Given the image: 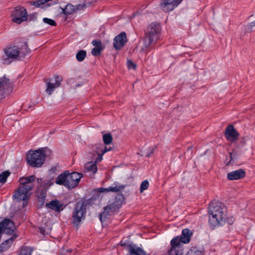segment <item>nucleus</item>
Here are the masks:
<instances>
[{
    "mask_svg": "<svg viewBox=\"0 0 255 255\" xmlns=\"http://www.w3.org/2000/svg\"><path fill=\"white\" fill-rule=\"evenodd\" d=\"M227 208L225 205L218 201H212L209 207V224L215 227L223 225L226 218Z\"/></svg>",
    "mask_w": 255,
    "mask_h": 255,
    "instance_id": "obj_1",
    "label": "nucleus"
},
{
    "mask_svg": "<svg viewBox=\"0 0 255 255\" xmlns=\"http://www.w3.org/2000/svg\"><path fill=\"white\" fill-rule=\"evenodd\" d=\"M36 177L30 175L27 177H22L19 178V185L12 195V198L18 202L25 201L29 196V192L32 189Z\"/></svg>",
    "mask_w": 255,
    "mask_h": 255,
    "instance_id": "obj_2",
    "label": "nucleus"
},
{
    "mask_svg": "<svg viewBox=\"0 0 255 255\" xmlns=\"http://www.w3.org/2000/svg\"><path fill=\"white\" fill-rule=\"evenodd\" d=\"M161 27L156 23L153 22L147 27L145 36L143 39V49L150 51L155 48V45L160 36Z\"/></svg>",
    "mask_w": 255,
    "mask_h": 255,
    "instance_id": "obj_3",
    "label": "nucleus"
},
{
    "mask_svg": "<svg viewBox=\"0 0 255 255\" xmlns=\"http://www.w3.org/2000/svg\"><path fill=\"white\" fill-rule=\"evenodd\" d=\"M192 235V233L189 229H183L180 237L177 236L171 240L170 242L171 248L168 251L167 255H182V252L179 251L181 244L189 243Z\"/></svg>",
    "mask_w": 255,
    "mask_h": 255,
    "instance_id": "obj_4",
    "label": "nucleus"
},
{
    "mask_svg": "<svg viewBox=\"0 0 255 255\" xmlns=\"http://www.w3.org/2000/svg\"><path fill=\"white\" fill-rule=\"evenodd\" d=\"M48 153H50V150L46 147L39 148L34 151L30 150L27 155V162L31 167H40L44 163Z\"/></svg>",
    "mask_w": 255,
    "mask_h": 255,
    "instance_id": "obj_5",
    "label": "nucleus"
},
{
    "mask_svg": "<svg viewBox=\"0 0 255 255\" xmlns=\"http://www.w3.org/2000/svg\"><path fill=\"white\" fill-rule=\"evenodd\" d=\"M123 198L122 195H118L116 197L114 201L109 202V204L104 208L103 212L99 215V218L101 222L105 221L108 216L114 214L117 210L121 207Z\"/></svg>",
    "mask_w": 255,
    "mask_h": 255,
    "instance_id": "obj_6",
    "label": "nucleus"
},
{
    "mask_svg": "<svg viewBox=\"0 0 255 255\" xmlns=\"http://www.w3.org/2000/svg\"><path fill=\"white\" fill-rule=\"evenodd\" d=\"M37 182L38 184L36 193L37 197L40 205H43L45 203L47 189L53 183L50 180L43 179L42 178H38Z\"/></svg>",
    "mask_w": 255,
    "mask_h": 255,
    "instance_id": "obj_7",
    "label": "nucleus"
},
{
    "mask_svg": "<svg viewBox=\"0 0 255 255\" xmlns=\"http://www.w3.org/2000/svg\"><path fill=\"white\" fill-rule=\"evenodd\" d=\"M86 205L82 202H78L74 209L72 219L73 224L78 225L85 218Z\"/></svg>",
    "mask_w": 255,
    "mask_h": 255,
    "instance_id": "obj_8",
    "label": "nucleus"
},
{
    "mask_svg": "<svg viewBox=\"0 0 255 255\" xmlns=\"http://www.w3.org/2000/svg\"><path fill=\"white\" fill-rule=\"evenodd\" d=\"M27 19L26 10L23 7H16L13 13L12 21L19 24Z\"/></svg>",
    "mask_w": 255,
    "mask_h": 255,
    "instance_id": "obj_9",
    "label": "nucleus"
},
{
    "mask_svg": "<svg viewBox=\"0 0 255 255\" xmlns=\"http://www.w3.org/2000/svg\"><path fill=\"white\" fill-rule=\"evenodd\" d=\"M82 177V174L77 172H74L71 173H69L67 177L66 187L68 188L75 187L78 184Z\"/></svg>",
    "mask_w": 255,
    "mask_h": 255,
    "instance_id": "obj_10",
    "label": "nucleus"
},
{
    "mask_svg": "<svg viewBox=\"0 0 255 255\" xmlns=\"http://www.w3.org/2000/svg\"><path fill=\"white\" fill-rule=\"evenodd\" d=\"M239 133L232 125H229L226 128L225 136L226 139L233 143L236 142L239 136Z\"/></svg>",
    "mask_w": 255,
    "mask_h": 255,
    "instance_id": "obj_11",
    "label": "nucleus"
},
{
    "mask_svg": "<svg viewBox=\"0 0 255 255\" xmlns=\"http://www.w3.org/2000/svg\"><path fill=\"white\" fill-rule=\"evenodd\" d=\"M182 0H162L160 6L165 12L172 10L182 1Z\"/></svg>",
    "mask_w": 255,
    "mask_h": 255,
    "instance_id": "obj_12",
    "label": "nucleus"
},
{
    "mask_svg": "<svg viewBox=\"0 0 255 255\" xmlns=\"http://www.w3.org/2000/svg\"><path fill=\"white\" fill-rule=\"evenodd\" d=\"M127 36L125 32H122L115 37L114 41V47L117 50L122 48L127 42Z\"/></svg>",
    "mask_w": 255,
    "mask_h": 255,
    "instance_id": "obj_13",
    "label": "nucleus"
},
{
    "mask_svg": "<svg viewBox=\"0 0 255 255\" xmlns=\"http://www.w3.org/2000/svg\"><path fill=\"white\" fill-rule=\"evenodd\" d=\"M55 83H51L49 81L46 83L47 88L46 91L48 93L49 95L51 94L52 92L56 88L60 86L62 78L61 76L55 75L54 76Z\"/></svg>",
    "mask_w": 255,
    "mask_h": 255,
    "instance_id": "obj_14",
    "label": "nucleus"
},
{
    "mask_svg": "<svg viewBox=\"0 0 255 255\" xmlns=\"http://www.w3.org/2000/svg\"><path fill=\"white\" fill-rule=\"evenodd\" d=\"M125 188L124 185H121L118 182H114L113 186H110L107 188H100L98 189V192L103 193L104 192H118L123 190Z\"/></svg>",
    "mask_w": 255,
    "mask_h": 255,
    "instance_id": "obj_15",
    "label": "nucleus"
},
{
    "mask_svg": "<svg viewBox=\"0 0 255 255\" xmlns=\"http://www.w3.org/2000/svg\"><path fill=\"white\" fill-rule=\"evenodd\" d=\"M127 249L129 255H149L142 249L135 244L128 245Z\"/></svg>",
    "mask_w": 255,
    "mask_h": 255,
    "instance_id": "obj_16",
    "label": "nucleus"
},
{
    "mask_svg": "<svg viewBox=\"0 0 255 255\" xmlns=\"http://www.w3.org/2000/svg\"><path fill=\"white\" fill-rule=\"evenodd\" d=\"M4 52L8 59H15L19 54L18 47L15 46L6 48L4 50Z\"/></svg>",
    "mask_w": 255,
    "mask_h": 255,
    "instance_id": "obj_17",
    "label": "nucleus"
},
{
    "mask_svg": "<svg viewBox=\"0 0 255 255\" xmlns=\"http://www.w3.org/2000/svg\"><path fill=\"white\" fill-rule=\"evenodd\" d=\"M245 171L242 169L233 171L228 173L227 178L229 180H239L245 176Z\"/></svg>",
    "mask_w": 255,
    "mask_h": 255,
    "instance_id": "obj_18",
    "label": "nucleus"
},
{
    "mask_svg": "<svg viewBox=\"0 0 255 255\" xmlns=\"http://www.w3.org/2000/svg\"><path fill=\"white\" fill-rule=\"evenodd\" d=\"M45 206L56 212H59L63 210V204L57 200L51 201L49 203H46Z\"/></svg>",
    "mask_w": 255,
    "mask_h": 255,
    "instance_id": "obj_19",
    "label": "nucleus"
},
{
    "mask_svg": "<svg viewBox=\"0 0 255 255\" xmlns=\"http://www.w3.org/2000/svg\"><path fill=\"white\" fill-rule=\"evenodd\" d=\"M16 237V236L15 235L12 236L10 238L2 242V244L0 245V250L1 252H4L7 250L13 244V242H14Z\"/></svg>",
    "mask_w": 255,
    "mask_h": 255,
    "instance_id": "obj_20",
    "label": "nucleus"
},
{
    "mask_svg": "<svg viewBox=\"0 0 255 255\" xmlns=\"http://www.w3.org/2000/svg\"><path fill=\"white\" fill-rule=\"evenodd\" d=\"M69 173L67 170L65 171L60 174L56 178L55 183L57 184L64 185L66 187V183H67V177Z\"/></svg>",
    "mask_w": 255,
    "mask_h": 255,
    "instance_id": "obj_21",
    "label": "nucleus"
},
{
    "mask_svg": "<svg viewBox=\"0 0 255 255\" xmlns=\"http://www.w3.org/2000/svg\"><path fill=\"white\" fill-rule=\"evenodd\" d=\"M85 170L88 172H91L95 174L97 171V167L96 162H89L85 164Z\"/></svg>",
    "mask_w": 255,
    "mask_h": 255,
    "instance_id": "obj_22",
    "label": "nucleus"
},
{
    "mask_svg": "<svg viewBox=\"0 0 255 255\" xmlns=\"http://www.w3.org/2000/svg\"><path fill=\"white\" fill-rule=\"evenodd\" d=\"M33 248L29 246H22L18 255H31Z\"/></svg>",
    "mask_w": 255,
    "mask_h": 255,
    "instance_id": "obj_23",
    "label": "nucleus"
},
{
    "mask_svg": "<svg viewBox=\"0 0 255 255\" xmlns=\"http://www.w3.org/2000/svg\"><path fill=\"white\" fill-rule=\"evenodd\" d=\"M50 1H51V2L47 4V5L48 6L57 4L58 3V0H38L34 2V4L36 7H39L40 5L45 4Z\"/></svg>",
    "mask_w": 255,
    "mask_h": 255,
    "instance_id": "obj_24",
    "label": "nucleus"
},
{
    "mask_svg": "<svg viewBox=\"0 0 255 255\" xmlns=\"http://www.w3.org/2000/svg\"><path fill=\"white\" fill-rule=\"evenodd\" d=\"M75 6L71 4H68L65 8L62 9V12L65 15H69L75 12Z\"/></svg>",
    "mask_w": 255,
    "mask_h": 255,
    "instance_id": "obj_25",
    "label": "nucleus"
},
{
    "mask_svg": "<svg viewBox=\"0 0 255 255\" xmlns=\"http://www.w3.org/2000/svg\"><path fill=\"white\" fill-rule=\"evenodd\" d=\"M92 2L90 0H86L83 3L81 4H78L75 6V12L83 9L86 8L87 6H89L91 5Z\"/></svg>",
    "mask_w": 255,
    "mask_h": 255,
    "instance_id": "obj_26",
    "label": "nucleus"
},
{
    "mask_svg": "<svg viewBox=\"0 0 255 255\" xmlns=\"http://www.w3.org/2000/svg\"><path fill=\"white\" fill-rule=\"evenodd\" d=\"M87 52L85 50H81L76 54V57L77 60L79 62L83 61L86 56Z\"/></svg>",
    "mask_w": 255,
    "mask_h": 255,
    "instance_id": "obj_27",
    "label": "nucleus"
},
{
    "mask_svg": "<svg viewBox=\"0 0 255 255\" xmlns=\"http://www.w3.org/2000/svg\"><path fill=\"white\" fill-rule=\"evenodd\" d=\"M103 140L105 144L111 143L113 140L112 134L110 133L104 134L103 136Z\"/></svg>",
    "mask_w": 255,
    "mask_h": 255,
    "instance_id": "obj_28",
    "label": "nucleus"
},
{
    "mask_svg": "<svg viewBox=\"0 0 255 255\" xmlns=\"http://www.w3.org/2000/svg\"><path fill=\"white\" fill-rule=\"evenodd\" d=\"M10 175V172L8 171H5L0 174V182L4 184L5 183L7 177Z\"/></svg>",
    "mask_w": 255,
    "mask_h": 255,
    "instance_id": "obj_29",
    "label": "nucleus"
},
{
    "mask_svg": "<svg viewBox=\"0 0 255 255\" xmlns=\"http://www.w3.org/2000/svg\"><path fill=\"white\" fill-rule=\"evenodd\" d=\"M149 186V182L147 180H145L143 181L140 186V192L142 193L144 190H146Z\"/></svg>",
    "mask_w": 255,
    "mask_h": 255,
    "instance_id": "obj_30",
    "label": "nucleus"
},
{
    "mask_svg": "<svg viewBox=\"0 0 255 255\" xmlns=\"http://www.w3.org/2000/svg\"><path fill=\"white\" fill-rule=\"evenodd\" d=\"M250 17L254 20L251 21L247 26V31L249 32L252 30L253 27L255 26V17H252V15Z\"/></svg>",
    "mask_w": 255,
    "mask_h": 255,
    "instance_id": "obj_31",
    "label": "nucleus"
},
{
    "mask_svg": "<svg viewBox=\"0 0 255 255\" xmlns=\"http://www.w3.org/2000/svg\"><path fill=\"white\" fill-rule=\"evenodd\" d=\"M102 50V47H95L92 49L91 52L93 55L97 56L100 55Z\"/></svg>",
    "mask_w": 255,
    "mask_h": 255,
    "instance_id": "obj_32",
    "label": "nucleus"
},
{
    "mask_svg": "<svg viewBox=\"0 0 255 255\" xmlns=\"http://www.w3.org/2000/svg\"><path fill=\"white\" fill-rule=\"evenodd\" d=\"M43 21L44 23H47V24H49L52 26H55L56 25L55 21L54 20L50 19V18H46V17L43 18Z\"/></svg>",
    "mask_w": 255,
    "mask_h": 255,
    "instance_id": "obj_33",
    "label": "nucleus"
},
{
    "mask_svg": "<svg viewBox=\"0 0 255 255\" xmlns=\"http://www.w3.org/2000/svg\"><path fill=\"white\" fill-rule=\"evenodd\" d=\"M99 148L101 149V152L103 154L111 149V148H108L107 147L104 146L103 144H100Z\"/></svg>",
    "mask_w": 255,
    "mask_h": 255,
    "instance_id": "obj_34",
    "label": "nucleus"
},
{
    "mask_svg": "<svg viewBox=\"0 0 255 255\" xmlns=\"http://www.w3.org/2000/svg\"><path fill=\"white\" fill-rule=\"evenodd\" d=\"M128 67L129 69H135L136 65L131 60H128L127 61Z\"/></svg>",
    "mask_w": 255,
    "mask_h": 255,
    "instance_id": "obj_35",
    "label": "nucleus"
},
{
    "mask_svg": "<svg viewBox=\"0 0 255 255\" xmlns=\"http://www.w3.org/2000/svg\"><path fill=\"white\" fill-rule=\"evenodd\" d=\"M238 157V154L236 153L230 152V160L229 163L227 164L228 165L229 163L232 162H234L235 160L237 159Z\"/></svg>",
    "mask_w": 255,
    "mask_h": 255,
    "instance_id": "obj_36",
    "label": "nucleus"
},
{
    "mask_svg": "<svg viewBox=\"0 0 255 255\" xmlns=\"http://www.w3.org/2000/svg\"><path fill=\"white\" fill-rule=\"evenodd\" d=\"M92 44L95 46V47H102L101 42L99 40H94L92 41Z\"/></svg>",
    "mask_w": 255,
    "mask_h": 255,
    "instance_id": "obj_37",
    "label": "nucleus"
},
{
    "mask_svg": "<svg viewBox=\"0 0 255 255\" xmlns=\"http://www.w3.org/2000/svg\"><path fill=\"white\" fill-rule=\"evenodd\" d=\"M97 154H98V157L96 159V162H99L101 161L103 159V155H104L101 152H99L98 151H97Z\"/></svg>",
    "mask_w": 255,
    "mask_h": 255,
    "instance_id": "obj_38",
    "label": "nucleus"
},
{
    "mask_svg": "<svg viewBox=\"0 0 255 255\" xmlns=\"http://www.w3.org/2000/svg\"><path fill=\"white\" fill-rule=\"evenodd\" d=\"M154 149L155 148L154 147H150L148 149L146 156L147 157L151 156V155L154 152Z\"/></svg>",
    "mask_w": 255,
    "mask_h": 255,
    "instance_id": "obj_39",
    "label": "nucleus"
},
{
    "mask_svg": "<svg viewBox=\"0 0 255 255\" xmlns=\"http://www.w3.org/2000/svg\"><path fill=\"white\" fill-rule=\"evenodd\" d=\"M190 255H203L202 252L199 251H191Z\"/></svg>",
    "mask_w": 255,
    "mask_h": 255,
    "instance_id": "obj_40",
    "label": "nucleus"
},
{
    "mask_svg": "<svg viewBox=\"0 0 255 255\" xmlns=\"http://www.w3.org/2000/svg\"><path fill=\"white\" fill-rule=\"evenodd\" d=\"M101 152V149L99 148V145H97L96 146L95 152L97 153V151Z\"/></svg>",
    "mask_w": 255,
    "mask_h": 255,
    "instance_id": "obj_41",
    "label": "nucleus"
},
{
    "mask_svg": "<svg viewBox=\"0 0 255 255\" xmlns=\"http://www.w3.org/2000/svg\"><path fill=\"white\" fill-rule=\"evenodd\" d=\"M25 48L26 49L27 53H29L30 52V49L27 48L26 47H25Z\"/></svg>",
    "mask_w": 255,
    "mask_h": 255,
    "instance_id": "obj_42",
    "label": "nucleus"
},
{
    "mask_svg": "<svg viewBox=\"0 0 255 255\" xmlns=\"http://www.w3.org/2000/svg\"><path fill=\"white\" fill-rule=\"evenodd\" d=\"M252 17H255V15H252Z\"/></svg>",
    "mask_w": 255,
    "mask_h": 255,
    "instance_id": "obj_43",
    "label": "nucleus"
},
{
    "mask_svg": "<svg viewBox=\"0 0 255 255\" xmlns=\"http://www.w3.org/2000/svg\"><path fill=\"white\" fill-rule=\"evenodd\" d=\"M23 206H25V202H24L23 203Z\"/></svg>",
    "mask_w": 255,
    "mask_h": 255,
    "instance_id": "obj_44",
    "label": "nucleus"
},
{
    "mask_svg": "<svg viewBox=\"0 0 255 255\" xmlns=\"http://www.w3.org/2000/svg\"><path fill=\"white\" fill-rule=\"evenodd\" d=\"M40 233H41L42 234H43L41 230L40 231Z\"/></svg>",
    "mask_w": 255,
    "mask_h": 255,
    "instance_id": "obj_45",
    "label": "nucleus"
},
{
    "mask_svg": "<svg viewBox=\"0 0 255 255\" xmlns=\"http://www.w3.org/2000/svg\"><path fill=\"white\" fill-rule=\"evenodd\" d=\"M121 245L122 246H125V245L123 244L122 243Z\"/></svg>",
    "mask_w": 255,
    "mask_h": 255,
    "instance_id": "obj_46",
    "label": "nucleus"
}]
</instances>
